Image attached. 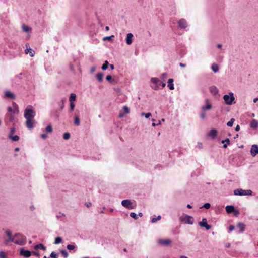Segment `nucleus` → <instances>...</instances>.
<instances>
[{
  "label": "nucleus",
  "mask_w": 258,
  "mask_h": 258,
  "mask_svg": "<svg viewBox=\"0 0 258 258\" xmlns=\"http://www.w3.org/2000/svg\"><path fill=\"white\" fill-rule=\"evenodd\" d=\"M36 112L34 108L31 105H29L25 109L24 116L26 119V125L29 129H32L34 127V119L36 115Z\"/></svg>",
  "instance_id": "nucleus-1"
},
{
  "label": "nucleus",
  "mask_w": 258,
  "mask_h": 258,
  "mask_svg": "<svg viewBox=\"0 0 258 258\" xmlns=\"http://www.w3.org/2000/svg\"><path fill=\"white\" fill-rule=\"evenodd\" d=\"M6 235L10 238V240L18 245H23L26 241V238L23 236L21 234L17 233L12 236V232L10 230L6 231Z\"/></svg>",
  "instance_id": "nucleus-2"
},
{
  "label": "nucleus",
  "mask_w": 258,
  "mask_h": 258,
  "mask_svg": "<svg viewBox=\"0 0 258 258\" xmlns=\"http://www.w3.org/2000/svg\"><path fill=\"white\" fill-rule=\"evenodd\" d=\"M223 99L226 104L232 105L235 100L234 94L232 92H230L228 94L224 95Z\"/></svg>",
  "instance_id": "nucleus-3"
},
{
  "label": "nucleus",
  "mask_w": 258,
  "mask_h": 258,
  "mask_svg": "<svg viewBox=\"0 0 258 258\" xmlns=\"http://www.w3.org/2000/svg\"><path fill=\"white\" fill-rule=\"evenodd\" d=\"M180 221L185 224L192 225L194 223V218L192 216L186 215L182 216L179 218Z\"/></svg>",
  "instance_id": "nucleus-4"
},
{
  "label": "nucleus",
  "mask_w": 258,
  "mask_h": 258,
  "mask_svg": "<svg viewBox=\"0 0 258 258\" xmlns=\"http://www.w3.org/2000/svg\"><path fill=\"white\" fill-rule=\"evenodd\" d=\"M252 193V192L251 190H244L242 189H238L234 191L235 195L239 196L251 195Z\"/></svg>",
  "instance_id": "nucleus-5"
},
{
  "label": "nucleus",
  "mask_w": 258,
  "mask_h": 258,
  "mask_svg": "<svg viewBox=\"0 0 258 258\" xmlns=\"http://www.w3.org/2000/svg\"><path fill=\"white\" fill-rule=\"evenodd\" d=\"M13 108L9 107L8 108V113L12 114H18L19 112V108L16 103L13 102L12 103Z\"/></svg>",
  "instance_id": "nucleus-6"
},
{
  "label": "nucleus",
  "mask_w": 258,
  "mask_h": 258,
  "mask_svg": "<svg viewBox=\"0 0 258 258\" xmlns=\"http://www.w3.org/2000/svg\"><path fill=\"white\" fill-rule=\"evenodd\" d=\"M121 205L129 209H133L134 207L132 206V202L130 200H124L121 201Z\"/></svg>",
  "instance_id": "nucleus-7"
},
{
  "label": "nucleus",
  "mask_w": 258,
  "mask_h": 258,
  "mask_svg": "<svg viewBox=\"0 0 258 258\" xmlns=\"http://www.w3.org/2000/svg\"><path fill=\"white\" fill-rule=\"evenodd\" d=\"M20 255L25 257H29L31 255L32 252L28 250H25L23 248H21L20 249Z\"/></svg>",
  "instance_id": "nucleus-8"
},
{
  "label": "nucleus",
  "mask_w": 258,
  "mask_h": 258,
  "mask_svg": "<svg viewBox=\"0 0 258 258\" xmlns=\"http://www.w3.org/2000/svg\"><path fill=\"white\" fill-rule=\"evenodd\" d=\"M250 154L252 157H254L258 154V145H253L250 149Z\"/></svg>",
  "instance_id": "nucleus-9"
},
{
  "label": "nucleus",
  "mask_w": 258,
  "mask_h": 258,
  "mask_svg": "<svg viewBox=\"0 0 258 258\" xmlns=\"http://www.w3.org/2000/svg\"><path fill=\"white\" fill-rule=\"evenodd\" d=\"M199 224L201 227H205L207 230H209L211 228V226L207 224V220L206 218H203L202 221L199 223Z\"/></svg>",
  "instance_id": "nucleus-10"
},
{
  "label": "nucleus",
  "mask_w": 258,
  "mask_h": 258,
  "mask_svg": "<svg viewBox=\"0 0 258 258\" xmlns=\"http://www.w3.org/2000/svg\"><path fill=\"white\" fill-rule=\"evenodd\" d=\"M151 81L153 83L155 84L154 86H152V88L154 90H158L159 88V79L157 78L153 77L151 79Z\"/></svg>",
  "instance_id": "nucleus-11"
},
{
  "label": "nucleus",
  "mask_w": 258,
  "mask_h": 258,
  "mask_svg": "<svg viewBox=\"0 0 258 258\" xmlns=\"http://www.w3.org/2000/svg\"><path fill=\"white\" fill-rule=\"evenodd\" d=\"M158 243L159 244L163 245L165 246H168L170 245L172 243V241L170 239H159L158 241Z\"/></svg>",
  "instance_id": "nucleus-12"
},
{
  "label": "nucleus",
  "mask_w": 258,
  "mask_h": 258,
  "mask_svg": "<svg viewBox=\"0 0 258 258\" xmlns=\"http://www.w3.org/2000/svg\"><path fill=\"white\" fill-rule=\"evenodd\" d=\"M133 34L132 33H128L126 37V42L127 45H131L133 42Z\"/></svg>",
  "instance_id": "nucleus-13"
},
{
  "label": "nucleus",
  "mask_w": 258,
  "mask_h": 258,
  "mask_svg": "<svg viewBox=\"0 0 258 258\" xmlns=\"http://www.w3.org/2000/svg\"><path fill=\"white\" fill-rule=\"evenodd\" d=\"M26 48L25 50V53L26 54H29L31 57H33L34 55V52L31 50V49L29 47V45L28 44L26 45Z\"/></svg>",
  "instance_id": "nucleus-14"
},
{
  "label": "nucleus",
  "mask_w": 258,
  "mask_h": 258,
  "mask_svg": "<svg viewBox=\"0 0 258 258\" xmlns=\"http://www.w3.org/2000/svg\"><path fill=\"white\" fill-rule=\"evenodd\" d=\"M206 105L203 106L202 107V109L203 111H205L206 110H210L212 108L211 104L209 103V99H206L205 100Z\"/></svg>",
  "instance_id": "nucleus-15"
},
{
  "label": "nucleus",
  "mask_w": 258,
  "mask_h": 258,
  "mask_svg": "<svg viewBox=\"0 0 258 258\" xmlns=\"http://www.w3.org/2000/svg\"><path fill=\"white\" fill-rule=\"evenodd\" d=\"M178 25L180 28H185L187 27L186 21L184 19H181L178 21Z\"/></svg>",
  "instance_id": "nucleus-16"
},
{
  "label": "nucleus",
  "mask_w": 258,
  "mask_h": 258,
  "mask_svg": "<svg viewBox=\"0 0 258 258\" xmlns=\"http://www.w3.org/2000/svg\"><path fill=\"white\" fill-rule=\"evenodd\" d=\"M217 135V131L216 129L213 128L208 133V136L214 139Z\"/></svg>",
  "instance_id": "nucleus-17"
},
{
  "label": "nucleus",
  "mask_w": 258,
  "mask_h": 258,
  "mask_svg": "<svg viewBox=\"0 0 258 258\" xmlns=\"http://www.w3.org/2000/svg\"><path fill=\"white\" fill-rule=\"evenodd\" d=\"M250 127L252 129H256L258 127V121L256 119H253L250 124Z\"/></svg>",
  "instance_id": "nucleus-18"
},
{
  "label": "nucleus",
  "mask_w": 258,
  "mask_h": 258,
  "mask_svg": "<svg viewBox=\"0 0 258 258\" xmlns=\"http://www.w3.org/2000/svg\"><path fill=\"white\" fill-rule=\"evenodd\" d=\"M5 97L10 98L11 99H15V96L14 94L10 91H6L5 92Z\"/></svg>",
  "instance_id": "nucleus-19"
},
{
  "label": "nucleus",
  "mask_w": 258,
  "mask_h": 258,
  "mask_svg": "<svg viewBox=\"0 0 258 258\" xmlns=\"http://www.w3.org/2000/svg\"><path fill=\"white\" fill-rule=\"evenodd\" d=\"M173 81L174 80L172 78L169 79L168 80V87L169 88L170 90L174 89Z\"/></svg>",
  "instance_id": "nucleus-20"
},
{
  "label": "nucleus",
  "mask_w": 258,
  "mask_h": 258,
  "mask_svg": "<svg viewBox=\"0 0 258 258\" xmlns=\"http://www.w3.org/2000/svg\"><path fill=\"white\" fill-rule=\"evenodd\" d=\"M235 208L233 206L228 205L226 207V211L227 213H231L234 211Z\"/></svg>",
  "instance_id": "nucleus-21"
},
{
  "label": "nucleus",
  "mask_w": 258,
  "mask_h": 258,
  "mask_svg": "<svg viewBox=\"0 0 258 258\" xmlns=\"http://www.w3.org/2000/svg\"><path fill=\"white\" fill-rule=\"evenodd\" d=\"M211 93L213 95H216L218 92V88L215 86H212L210 88Z\"/></svg>",
  "instance_id": "nucleus-22"
},
{
  "label": "nucleus",
  "mask_w": 258,
  "mask_h": 258,
  "mask_svg": "<svg viewBox=\"0 0 258 258\" xmlns=\"http://www.w3.org/2000/svg\"><path fill=\"white\" fill-rule=\"evenodd\" d=\"M103 74L102 73H98L96 75V79L99 82H101L103 80Z\"/></svg>",
  "instance_id": "nucleus-23"
},
{
  "label": "nucleus",
  "mask_w": 258,
  "mask_h": 258,
  "mask_svg": "<svg viewBox=\"0 0 258 258\" xmlns=\"http://www.w3.org/2000/svg\"><path fill=\"white\" fill-rule=\"evenodd\" d=\"M34 249L37 250L38 249H41L43 250H46V247L42 244H38L34 246Z\"/></svg>",
  "instance_id": "nucleus-24"
},
{
  "label": "nucleus",
  "mask_w": 258,
  "mask_h": 258,
  "mask_svg": "<svg viewBox=\"0 0 258 258\" xmlns=\"http://www.w3.org/2000/svg\"><path fill=\"white\" fill-rule=\"evenodd\" d=\"M237 226L240 229L241 232H243L245 230V225L243 223H239L237 224Z\"/></svg>",
  "instance_id": "nucleus-25"
},
{
  "label": "nucleus",
  "mask_w": 258,
  "mask_h": 258,
  "mask_svg": "<svg viewBox=\"0 0 258 258\" xmlns=\"http://www.w3.org/2000/svg\"><path fill=\"white\" fill-rule=\"evenodd\" d=\"M211 69L214 73H217L219 71V68L217 64L214 63L211 66Z\"/></svg>",
  "instance_id": "nucleus-26"
},
{
  "label": "nucleus",
  "mask_w": 258,
  "mask_h": 258,
  "mask_svg": "<svg viewBox=\"0 0 258 258\" xmlns=\"http://www.w3.org/2000/svg\"><path fill=\"white\" fill-rule=\"evenodd\" d=\"M14 114L7 113L6 114L7 117L8 118V119L10 122H12L13 121L14 119V117L13 116Z\"/></svg>",
  "instance_id": "nucleus-27"
},
{
  "label": "nucleus",
  "mask_w": 258,
  "mask_h": 258,
  "mask_svg": "<svg viewBox=\"0 0 258 258\" xmlns=\"http://www.w3.org/2000/svg\"><path fill=\"white\" fill-rule=\"evenodd\" d=\"M22 28L23 30L25 32H29L31 30L30 27H29V26L25 25H23L22 26Z\"/></svg>",
  "instance_id": "nucleus-28"
},
{
  "label": "nucleus",
  "mask_w": 258,
  "mask_h": 258,
  "mask_svg": "<svg viewBox=\"0 0 258 258\" xmlns=\"http://www.w3.org/2000/svg\"><path fill=\"white\" fill-rule=\"evenodd\" d=\"M76 95L75 93H71L69 97L70 102H73L76 100Z\"/></svg>",
  "instance_id": "nucleus-29"
},
{
  "label": "nucleus",
  "mask_w": 258,
  "mask_h": 258,
  "mask_svg": "<svg viewBox=\"0 0 258 258\" xmlns=\"http://www.w3.org/2000/svg\"><path fill=\"white\" fill-rule=\"evenodd\" d=\"M45 131L46 132L50 133L53 131V128L52 125L51 124H49L45 128Z\"/></svg>",
  "instance_id": "nucleus-30"
},
{
  "label": "nucleus",
  "mask_w": 258,
  "mask_h": 258,
  "mask_svg": "<svg viewBox=\"0 0 258 258\" xmlns=\"http://www.w3.org/2000/svg\"><path fill=\"white\" fill-rule=\"evenodd\" d=\"M108 65H109V63H108V61L106 60V61H105L103 64L102 66L101 69L103 70H106L108 68Z\"/></svg>",
  "instance_id": "nucleus-31"
},
{
  "label": "nucleus",
  "mask_w": 258,
  "mask_h": 258,
  "mask_svg": "<svg viewBox=\"0 0 258 258\" xmlns=\"http://www.w3.org/2000/svg\"><path fill=\"white\" fill-rule=\"evenodd\" d=\"M9 138H10L13 141H18L19 140V137L17 135H12L9 137Z\"/></svg>",
  "instance_id": "nucleus-32"
},
{
  "label": "nucleus",
  "mask_w": 258,
  "mask_h": 258,
  "mask_svg": "<svg viewBox=\"0 0 258 258\" xmlns=\"http://www.w3.org/2000/svg\"><path fill=\"white\" fill-rule=\"evenodd\" d=\"M80 121L79 117L77 116H76L75 117V119H74V124L78 126L80 125Z\"/></svg>",
  "instance_id": "nucleus-33"
},
{
  "label": "nucleus",
  "mask_w": 258,
  "mask_h": 258,
  "mask_svg": "<svg viewBox=\"0 0 258 258\" xmlns=\"http://www.w3.org/2000/svg\"><path fill=\"white\" fill-rule=\"evenodd\" d=\"M62 242V238L60 237H57L55 238L54 244H58Z\"/></svg>",
  "instance_id": "nucleus-34"
},
{
  "label": "nucleus",
  "mask_w": 258,
  "mask_h": 258,
  "mask_svg": "<svg viewBox=\"0 0 258 258\" xmlns=\"http://www.w3.org/2000/svg\"><path fill=\"white\" fill-rule=\"evenodd\" d=\"M63 138L64 140H68L70 138V134L68 132L65 133L63 135Z\"/></svg>",
  "instance_id": "nucleus-35"
},
{
  "label": "nucleus",
  "mask_w": 258,
  "mask_h": 258,
  "mask_svg": "<svg viewBox=\"0 0 258 258\" xmlns=\"http://www.w3.org/2000/svg\"><path fill=\"white\" fill-rule=\"evenodd\" d=\"M235 121V119L234 118H231L230 120L227 122V125L229 127H231L233 125V124Z\"/></svg>",
  "instance_id": "nucleus-36"
},
{
  "label": "nucleus",
  "mask_w": 258,
  "mask_h": 258,
  "mask_svg": "<svg viewBox=\"0 0 258 258\" xmlns=\"http://www.w3.org/2000/svg\"><path fill=\"white\" fill-rule=\"evenodd\" d=\"M123 109L125 114H128L130 112V108L127 106H124Z\"/></svg>",
  "instance_id": "nucleus-37"
},
{
  "label": "nucleus",
  "mask_w": 258,
  "mask_h": 258,
  "mask_svg": "<svg viewBox=\"0 0 258 258\" xmlns=\"http://www.w3.org/2000/svg\"><path fill=\"white\" fill-rule=\"evenodd\" d=\"M60 252L63 256H64L65 258H67L68 256V252L65 250H61L60 251Z\"/></svg>",
  "instance_id": "nucleus-38"
},
{
  "label": "nucleus",
  "mask_w": 258,
  "mask_h": 258,
  "mask_svg": "<svg viewBox=\"0 0 258 258\" xmlns=\"http://www.w3.org/2000/svg\"><path fill=\"white\" fill-rule=\"evenodd\" d=\"M141 116H145V117L146 118H148L151 116V113H146L143 112L141 113Z\"/></svg>",
  "instance_id": "nucleus-39"
},
{
  "label": "nucleus",
  "mask_w": 258,
  "mask_h": 258,
  "mask_svg": "<svg viewBox=\"0 0 258 258\" xmlns=\"http://www.w3.org/2000/svg\"><path fill=\"white\" fill-rule=\"evenodd\" d=\"M130 216L135 220L137 219L138 218L137 215L134 212H131L130 213Z\"/></svg>",
  "instance_id": "nucleus-40"
},
{
  "label": "nucleus",
  "mask_w": 258,
  "mask_h": 258,
  "mask_svg": "<svg viewBox=\"0 0 258 258\" xmlns=\"http://www.w3.org/2000/svg\"><path fill=\"white\" fill-rule=\"evenodd\" d=\"M167 76V74L166 73H164L163 74H162L160 77L161 79L163 81H165L166 79V77Z\"/></svg>",
  "instance_id": "nucleus-41"
},
{
  "label": "nucleus",
  "mask_w": 258,
  "mask_h": 258,
  "mask_svg": "<svg viewBox=\"0 0 258 258\" xmlns=\"http://www.w3.org/2000/svg\"><path fill=\"white\" fill-rule=\"evenodd\" d=\"M114 37V35H111L110 36H106L103 38V40L104 41L105 40H112V38Z\"/></svg>",
  "instance_id": "nucleus-42"
},
{
  "label": "nucleus",
  "mask_w": 258,
  "mask_h": 258,
  "mask_svg": "<svg viewBox=\"0 0 258 258\" xmlns=\"http://www.w3.org/2000/svg\"><path fill=\"white\" fill-rule=\"evenodd\" d=\"M16 131V130L14 127H12L11 128L10 130V134H9V137L13 135L14 133Z\"/></svg>",
  "instance_id": "nucleus-43"
},
{
  "label": "nucleus",
  "mask_w": 258,
  "mask_h": 258,
  "mask_svg": "<svg viewBox=\"0 0 258 258\" xmlns=\"http://www.w3.org/2000/svg\"><path fill=\"white\" fill-rule=\"evenodd\" d=\"M67 247L69 250H73L75 248V246L72 244H68L67 245Z\"/></svg>",
  "instance_id": "nucleus-44"
},
{
  "label": "nucleus",
  "mask_w": 258,
  "mask_h": 258,
  "mask_svg": "<svg viewBox=\"0 0 258 258\" xmlns=\"http://www.w3.org/2000/svg\"><path fill=\"white\" fill-rule=\"evenodd\" d=\"M50 256L51 257H53V258H56L58 256V255L56 253H55V252L53 251L50 254Z\"/></svg>",
  "instance_id": "nucleus-45"
},
{
  "label": "nucleus",
  "mask_w": 258,
  "mask_h": 258,
  "mask_svg": "<svg viewBox=\"0 0 258 258\" xmlns=\"http://www.w3.org/2000/svg\"><path fill=\"white\" fill-rule=\"evenodd\" d=\"M205 208L206 209H209L210 207V204L209 203H206L204 204V205L202 207Z\"/></svg>",
  "instance_id": "nucleus-46"
},
{
  "label": "nucleus",
  "mask_w": 258,
  "mask_h": 258,
  "mask_svg": "<svg viewBox=\"0 0 258 258\" xmlns=\"http://www.w3.org/2000/svg\"><path fill=\"white\" fill-rule=\"evenodd\" d=\"M165 121V119H162L161 120V121ZM161 124V121H159V122H158L157 124H155V123H153L152 125L153 126H158V125H159Z\"/></svg>",
  "instance_id": "nucleus-47"
},
{
  "label": "nucleus",
  "mask_w": 258,
  "mask_h": 258,
  "mask_svg": "<svg viewBox=\"0 0 258 258\" xmlns=\"http://www.w3.org/2000/svg\"><path fill=\"white\" fill-rule=\"evenodd\" d=\"M75 108V104L73 102H70V110L73 111Z\"/></svg>",
  "instance_id": "nucleus-48"
},
{
  "label": "nucleus",
  "mask_w": 258,
  "mask_h": 258,
  "mask_svg": "<svg viewBox=\"0 0 258 258\" xmlns=\"http://www.w3.org/2000/svg\"><path fill=\"white\" fill-rule=\"evenodd\" d=\"M96 70V66H93L90 69V72L91 73H93Z\"/></svg>",
  "instance_id": "nucleus-49"
},
{
  "label": "nucleus",
  "mask_w": 258,
  "mask_h": 258,
  "mask_svg": "<svg viewBox=\"0 0 258 258\" xmlns=\"http://www.w3.org/2000/svg\"><path fill=\"white\" fill-rule=\"evenodd\" d=\"M10 242H13V241L12 240H10V238H9L8 239H6L5 241H4V243L5 245H8Z\"/></svg>",
  "instance_id": "nucleus-50"
},
{
  "label": "nucleus",
  "mask_w": 258,
  "mask_h": 258,
  "mask_svg": "<svg viewBox=\"0 0 258 258\" xmlns=\"http://www.w3.org/2000/svg\"><path fill=\"white\" fill-rule=\"evenodd\" d=\"M125 113L123 112L122 111H120L119 113V117L122 118L124 116Z\"/></svg>",
  "instance_id": "nucleus-51"
},
{
  "label": "nucleus",
  "mask_w": 258,
  "mask_h": 258,
  "mask_svg": "<svg viewBox=\"0 0 258 258\" xmlns=\"http://www.w3.org/2000/svg\"><path fill=\"white\" fill-rule=\"evenodd\" d=\"M229 142H230V140H229V139L228 138L225 139V140H222L221 141L222 143H226V144H229Z\"/></svg>",
  "instance_id": "nucleus-52"
},
{
  "label": "nucleus",
  "mask_w": 258,
  "mask_h": 258,
  "mask_svg": "<svg viewBox=\"0 0 258 258\" xmlns=\"http://www.w3.org/2000/svg\"><path fill=\"white\" fill-rule=\"evenodd\" d=\"M41 137L43 139H45L47 137V135L46 133H43L41 134Z\"/></svg>",
  "instance_id": "nucleus-53"
},
{
  "label": "nucleus",
  "mask_w": 258,
  "mask_h": 258,
  "mask_svg": "<svg viewBox=\"0 0 258 258\" xmlns=\"http://www.w3.org/2000/svg\"><path fill=\"white\" fill-rule=\"evenodd\" d=\"M32 254H33V255L36 256H40V253L38 252H36V251H33L32 252Z\"/></svg>",
  "instance_id": "nucleus-54"
},
{
  "label": "nucleus",
  "mask_w": 258,
  "mask_h": 258,
  "mask_svg": "<svg viewBox=\"0 0 258 258\" xmlns=\"http://www.w3.org/2000/svg\"><path fill=\"white\" fill-rule=\"evenodd\" d=\"M106 79L107 81H111L112 80V77L110 75H108L106 76Z\"/></svg>",
  "instance_id": "nucleus-55"
},
{
  "label": "nucleus",
  "mask_w": 258,
  "mask_h": 258,
  "mask_svg": "<svg viewBox=\"0 0 258 258\" xmlns=\"http://www.w3.org/2000/svg\"><path fill=\"white\" fill-rule=\"evenodd\" d=\"M0 257L1 258H5V253L4 252L1 251L0 252Z\"/></svg>",
  "instance_id": "nucleus-56"
},
{
  "label": "nucleus",
  "mask_w": 258,
  "mask_h": 258,
  "mask_svg": "<svg viewBox=\"0 0 258 258\" xmlns=\"http://www.w3.org/2000/svg\"><path fill=\"white\" fill-rule=\"evenodd\" d=\"M205 115H206L205 113L204 112V111H203V112H202V113H201V115H200L201 118L202 119H204V118H205Z\"/></svg>",
  "instance_id": "nucleus-57"
},
{
  "label": "nucleus",
  "mask_w": 258,
  "mask_h": 258,
  "mask_svg": "<svg viewBox=\"0 0 258 258\" xmlns=\"http://www.w3.org/2000/svg\"><path fill=\"white\" fill-rule=\"evenodd\" d=\"M234 229H235V226L234 225H231L229 226V230L230 231H231L233 230Z\"/></svg>",
  "instance_id": "nucleus-58"
},
{
  "label": "nucleus",
  "mask_w": 258,
  "mask_h": 258,
  "mask_svg": "<svg viewBox=\"0 0 258 258\" xmlns=\"http://www.w3.org/2000/svg\"><path fill=\"white\" fill-rule=\"evenodd\" d=\"M157 221V218H153L151 220V222L152 223H155Z\"/></svg>",
  "instance_id": "nucleus-59"
},
{
  "label": "nucleus",
  "mask_w": 258,
  "mask_h": 258,
  "mask_svg": "<svg viewBox=\"0 0 258 258\" xmlns=\"http://www.w3.org/2000/svg\"><path fill=\"white\" fill-rule=\"evenodd\" d=\"M198 147L199 148H202V147H203L202 144L201 143H198Z\"/></svg>",
  "instance_id": "nucleus-60"
},
{
  "label": "nucleus",
  "mask_w": 258,
  "mask_h": 258,
  "mask_svg": "<svg viewBox=\"0 0 258 258\" xmlns=\"http://www.w3.org/2000/svg\"><path fill=\"white\" fill-rule=\"evenodd\" d=\"M240 126L239 125H237V126L235 127V131H239L240 130Z\"/></svg>",
  "instance_id": "nucleus-61"
},
{
  "label": "nucleus",
  "mask_w": 258,
  "mask_h": 258,
  "mask_svg": "<svg viewBox=\"0 0 258 258\" xmlns=\"http://www.w3.org/2000/svg\"><path fill=\"white\" fill-rule=\"evenodd\" d=\"M234 213V214L237 215L239 214V212L238 210H234V211L233 212Z\"/></svg>",
  "instance_id": "nucleus-62"
},
{
  "label": "nucleus",
  "mask_w": 258,
  "mask_h": 258,
  "mask_svg": "<svg viewBox=\"0 0 258 258\" xmlns=\"http://www.w3.org/2000/svg\"><path fill=\"white\" fill-rule=\"evenodd\" d=\"M86 205L87 207H89L91 205V203H86Z\"/></svg>",
  "instance_id": "nucleus-63"
},
{
  "label": "nucleus",
  "mask_w": 258,
  "mask_h": 258,
  "mask_svg": "<svg viewBox=\"0 0 258 258\" xmlns=\"http://www.w3.org/2000/svg\"><path fill=\"white\" fill-rule=\"evenodd\" d=\"M180 258H188V257H187V256H186L185 255H181L180 256Z\"/></svg>",
  "instance_id": "nucleus-64"
}]
</instances>
